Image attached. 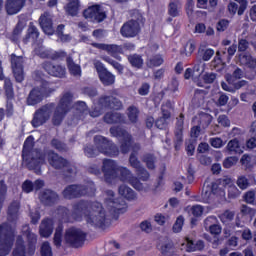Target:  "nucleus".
<instances>
[{
  "instance_id": "obj_2",
  "label": "nucleus",
  "mask_w": 256,
  "mask_h": 256,
  "mask_svg": "<svg viewBox=\"0 0 256 256\" xmlns=\"http://www.w3.org/2000/svg\"><path fill=\"white\" fill-rule=\"evenodd\" d=\"M34 140L33 136H29L25 140L22 150L23 165L28 169L35 171L39 175L41 173V165H45V159H48L49 165L54 169H67L69 173L73 171V168L69 169V162L57 153L48 151L43 154L39 150H33Z\"/></svg>"
},
{
  "instance_id": "obj_51",
  "label": "nucleus",
  "mask_w": 256,
  "mask_h": 256,
  "mask_svg": "<svg viewBox=\"0 0 256 256\" xmlns=\"http://www.w3.org/2000/svg\"><path fill=\"white\" fill-rule=\"evenodd\" d=\"M199 55L203 59V61H210L211 57L215 55V50L208 48L205 50L199 49Z\"/></svg>"
},
{
  "instance_id": "obj_31",
  "label": "nucleus",
  "mask_w": 256,
  "mask_h": 256,
  "mask_svg": "<svg viewBox=\"0 0 256 256\" xmlns=\"http://www.w3.org/2000/svg\"><path fill=\"white\" fill-rule=\"evenodd\" d=\"M53 234V220L45 219L42 221L40 225V235L41 237H51Z\"/></svg>"
},
{
  "instance_id": "obj_1",
  "label": "nucleus",
  "mask_w": 256,
  "mask_h": 256,
  "mask_svg": "<svg viewBox=\"0 0 256 256\" xmlns=\"http://www.w3.org/2000/svg\"><path fill=\"white\" fill-rule=\"evenodd\" d=\"M103 204L92 202L91 204L81 201L74 205L73 218L75 221H81L83 217L89 225L105 229V212L111 215H123L127 212V202L124 200L115 201V192L106 190L103 195Z\"/></svg>"
},
{
  "instance_id": "obj_32",
  "label": "nucleus",
  "mask_w": 256,
  "mask_h": 256,
  "mask_svg": "<svg viewBox=\"0 0 256 256\" xmlns=\"http://www.w3.org/2000/svg\"><path fill=\"white\" fill-rule=\"evenodd\" d=\"M183 121L184 116L181 114L179 118L177 119L176 123V130H175V136H176V149L183 143Z\"/></svg>"
},
{
  "instance_id": "obj_28",
  "label": "nucleus",
  "mask_w": 256,
  "mask_h": 256,
  "mask_svg": "<svg viewBox=\"0 0 256 256\" xmlns=\"http://www.w3.org/2000/svg\"><path fill=\"white\" fill-rule=\"evenodd\" d=\"M25 0H7L6 12L8 15H17L23 9Z\"/></svg>"
},
{
  "instance_id": "obj_59",
  "label": "nucleus",
  "mask_w": 256,
  "mask_h": 256,
  "mask_svg": "<svg viewBox=\"0 0 256 256\" xmlns=\"http://www.w3.org/2000/svg\"><path fill=\"white\" fill-rule=\"evenodd\" d=\"M144 163H146L148 169H155V157L153 155L148 154L143 158Z\"/></svg>"
},
{
  "instance_id": "obj_5",
  "label": "nucleus",
  "mask_w": 256,
  "mask_h": 256,
  "mask_svg": "<svg viewBox=\"0 0 256 256\" xmlns=\"http://www.w3.org/2000/svg\"><path fill=\"white\" fill-rule=\"evenodd\" d=\"M15 243V228L9 223L0 225V256H7L11 253Z\"/></svg>"
},
{
  "instance_id": "obj_52",
  "label": "nucleus",
  "mask_w": 256,
  "mask_h": 256,
  "mask_svg": "<svg viewBox=\"0 0 256 256\" xmlns=\"http://www.w3.org/2000/svg\"><path fill=\"white\" fill-rule=\"evenodd\" d=\"M204 208L201 205H194L190 208H188V213L190 215H193V217H201L203 215Z\"/></svg>"
},
{
  "instance_id": "obj_33",
  "label": "nucleus",
  "mask_w": 256,
  "mask_h": 256,
  "mask_svg": "<svg viewBox=\"0 0 256 256\" xmlns=\"http://www.w3.org/2000/svg\"><path fill=\"white\" fill-rule=\"evenodd\" d=\"M119 195L121 197H124V199H127L128 201H135L137 199V194H135V191L128 187L127 185H121L118 189Z\"/></svg>"
},
{
  "instance_id": "obj_43",
  "label": "nucleus",
  "mask_w": 256,
  "mask_h": 256,
  "mask_svg": "<svg viewBox=\"0 0 256 256\" xmlns=\"http://www.w3.org/2000/svg\"><path fill=\"white\" fill-rule=\"evenodd\" d=\"M37 39H39V30H37V27H35L33 23H30L28 28V34L24 41L25 43H28L29 40L37 41Z\"/></svg>"
},
{
  "instance_id": "obj_8",
  "label": "nucleus",
  "mask_w": 256,
  "mask_h": 256,
  "mask_svg": "<svg viewBox=\"0 0 256 256\" xmlns=\"http://www.w3.org/2000/svg\"><path fill=\"white\" fill-rule=\"evenodd\" d=\"M71 101H73V94L69 92L64 93L62 98L60 99L58 107L54 112L53 123L55 125H61L63 118L65 117L69 109H71Z\"/></svg>"
},
{
  "instance_id": "obj_11",
  "label": "nucleus",
  "mask_w": 256,
  "mask_h": 256,
  "mask_svg": "<svg viewBox=\"0 0 256 256\" xmlns=\"http://www.w3.org/2000/svg\"><path fill=\"white\" fill-rule=\"evenodd\" d=\"M53 109H55V104L53 103L47 104L38 109L32 120L33 127H41V125L47 123L51 117V113H53Z\"/></svg>"
},
{
  "instance_id": "obj_20",
  "label": "nucleus",
  "mask_w": 256,
  "mask_h": 256,
  "mask_svg": "<svg viewBox=\"0 0 256 256\" xmlns=\"http://www.w3.org/2000/svg\"><path fill=\"white\" fill-rule=\"evenodd\" d=\"M11 64L15 80L17 83H22V81L25 79V74L23 73V58L12 54Z\"/></svg>"
},
{
  "instance_id": "obj_57",
  "label": "nucleus",
  "mask_w": 256,
  "mask_h": 256,
  "mask_svg": "<svg viewBox=\"0 0 256 256\" xmlns=\"http://www.w3.org/2000/svg\"><path fill=\"white\" fill-rule=\"evenodd\" d=\"M236 183L239 189H242V190H245L249 187V180L245 176L238 177Z\"/></svg>"
},
{
  "instance_id": "obj_15",
  "label": "nucleus",
  "mask_w": 256,
  "mask_h": 256,
  "mask_svg": "<svg viewBox=\"0 0 256 256\" xmlns=\"http://www.w3.org/2000/svg\"><path fill=\"white\" fill-rule=\"evenodd\" d=\"M94 67L98 73L100 81L103 85L109 86L115 83V75L107 71V68L99 60L94 61Z\"/></svg>"
},
{
  "instance_id": "obj_3",
  "label": "nucleus",
  "mask_w": 256,
  "mask_h": 256,
  "mask_svg": "<svg viewBox=\"0 0 256 256\" xmlns=\"http://www.w3.org/2000/svg\"><path fill=\"white\" fill-rule=\"evenodd\" d=\"M121 107H123L121 101L113 96L101 97L97 103H94V108L90 112L89 110H87V104H85V102L80 101L74 104V108L76 109L77 113H79L80 119L83 116L84 118L87 116L99 117L103 114V111H105V109H115L117 111L121 109Z\"/></svg>"
},
{
  "instance_id": "obj_48",
  "label": "nucleus",
  "mask_w": 256,
  "mask_h": 256,
  "mask_svg": "<svg viewBox=\"0 0 256 256\" xmlns=\"http://www.w3.org/2000/svg\"><path fill=\"white\" fill-rule=\"evenodd\" d=\"M158 249L161 250V253L163 255H167V253H172L173 252V242H164L158 244Z\"/></svg>"
},
{
  "instance_id": "obj_46",
  "label": "nucleus",
  "mask_w": 256,
  "mask_h": 256,
  "mask_svg": "<svg viewBox=\"0 0 256 256\" xmlns=\"http://www.w3.org/2000/svg\"><path fill=\"white\" fill-rule=\"evenodd\" d=\"M127 115L131 123H137V119L139 117V109H137L135 106H130L128 108Z\"/></svg>"
},
{
  "instance_id": "obj_22",
  "label": "nucleus",
  "mask_w": 256,
  "mask_h": 256,
  "mask_svg": "<svg viewBox=\"0 0 256 256\" xmlns=\"http://www.w3.org/2000/svg\"><path fill=\"white\" fill-rule=\"evenodd\" d=\"M215 185H219V180L212 183L211 186H204L201 198H197L196 201H202V203H211V201H214V199L221 201L219 195L213 190Z\"/></svg>"
},
{
  "instance_id": "obj_64",
  "label": "nucleus",
  "mask_w": 256,
  "mask_h": 256,
  "mask_svg": "<svg viewBox=\"0 0 256 256\" xmlns=\"http://www.w3.org/2000/svg\"><path fill=\"white\" fill-rule=\"evenodd\" d=\"M217 79V75L213 72H208L203 75L204 83H213Z\"/></svg>"
},
{
  "instance_id": "obj_49",
  "label": "nucleus",
  "mask_w": 256,
  "mask_h": 256,
  "mask_svg": "<svg viewBox=\"0 0 256 256\" xmlns=\"http://www.w3.org/2000/svg\"><path fill=\"white\" fill-rule=\"evenodd\" d=\"M233 217H235V214L232 211L226 210L219 216V219L224 223V225H228V223L233 221Z\"/></svg>"
},
{
  "instance_id": "obj_39",
  "label": "nucleus",
  "mask_w": 256,
  "mask_h": 256,
  "mask_svg": "<svg viewBox=\"0 0 256 256\" xmlns=\"http://www.w3.org/2000/svg\"><path fill=\"white\" fill-rule=\"evenodd\" d=\"M66 61L71 75H74V77H81V66L75 64L71 56L67 57Z\"/></svg>"
},
{
  "instance_id": "obj_42",
  "label": "nucleus",
  "mask_w": 256,
  "mask_h": 256,
  "mask_svg": "<svg viewBox=\"0 0 256 256\" xmlns=\"http://www.w3.org/2000/svg\"><path fill=\"white\" fill-rule=\"evenodd\" d=\"M70 3L67 4L65 7L66 12L68 15H71L72 17H75L77 13H79V0H68Z\"/></svg>"
},
{
  "instance_id": "obj_45",
  "label": "nucleus",
  "mask_w": 256,
  "mask_h": 256,
  "mask_svg": "<svg viewBox=\"0 0 256 256\" xmlns=\"http://www.w3.org/2000/svg\"><path fill=\"white\" fill-rule=\"evenodd\" d=\"M128 61L132 67H136V69H141V67H143V58L137 54L129 56Z\"/></svg>"
},
{
  "instance_id": "obj_30",
  "label": "nucleus",
  "mask_w": 256,
  "mask_h": 256,
  "mask_svg": "<svg viewBox=\"0 0 256 256\" xmlns=\"http://www.w3.org/2000/svg\"><path fill=\"white\" fill-rule=\"evenodd\" d=\"M4 80V89L6 93L7 99H13L14 92H13V83L11 82V79L5 78V74H3V66L2 62L0 61V81Z\"/></svg>"
},
{
  "instance_id": "obj_35",
  "label": "nucleus",
  "mask_w": 256,
  "mask_h": 256,
  "mask_svg": "<svg viewBox=\"0 0 256 256\" xmlns=\"http://www.w3.org/2000/svg\"><path fill=\"white\" fill-rule=\"evenodd\" d=\"M105 123H108L112 125L113 123H123L125 121V118L117 112L107 113L104 116Z\"/></svg>"
},
{
  "instance_id": "obj_16",
  "label": "nucleus",
  "mask_w": 256,
  "mask_h": 256,
  "mask_svg": "<svg viewBox=\"0 0 256 256\" xmlns=\"http://www.w3.org/2000/svg\"><path fill=\"white\" fill-rule=\"evenodd\" d=\"M117 162L111 159L103 160L102 171L104 173L106 183H111L113 179H117Z\"/></svg>"
},
{
  "instance_id": "obj_60",
  "label": "nucleus",
  "mask_w": 256,
  "mask_h": 256,
  "mask_svg": "<svg viewBox=\"0 0 256 256\" xmlns=\"http://www.w3.org/2000/svg\"><path fill=\"white\" fill-rule=\"evenodd\" d=\"M19 212V202L15 201L13 202L8 209V215L9 217H15L17 213Z\"/></svg>"
},
{
  "instance_id": "obj_18",
  "label": "nucleus",
  "mask_w": 256,
  "mask_h": 256,
  "mask_svg": "<svg viewBox=\"0 0 256 256\" xmlns=\"http://www.w3.org/2000/svg\"><path fill=\"white\" fill-rule=\"evenodd\" d=\"M35 54L41 57L42 59H63L67 57V53L63 50L60 51H54L51 49L45 48V46H39L38 48H35Z\"/></svg>"
},
{
  "instance_id": "obj_24",
  "label": "nucleus",
  "mask_w": 256,
  "mask_h": 256,
  "mask_svg": "<svg viewBox=\"0 0 256 256\" xmlns=\"http://www.w3.org/2000/svg\"><path fill=\"white\" fill-rule=\"evenodd\" d=\"M93 47L101 49L102 51H107L109 55H112V57L118 59V61H121V56H119V53H122L123 51L121 46H117L115 44L94 43Z\"/></svg>"
},
{
  "instance_id": "obj_26",
  "label": "nucleus",
  "mask_w": 256,
  "mask_h": 256,
  "mask_svg": "<svg viewBox=\"0 0 256 256\" xmlns=\"http://www.w3.org/2000/svg\"><path fill=\"white\" fill-rule=\"evenodd\" d=\"M42 67L52 77H65V67L61 65H55L47 61L42 64Z\"/></svg>"
},
{
  "instance_id": "obj_53",
  "label": "nucleus",
  "mask_w": 256,
  "mask_h": 256,
  "mask_svg": "<svg viewBox=\"0 0 256 256\" xmlns=\"http://www.w3.org/2000/svg\"><path fill=\"white\" fill-rule=\"evenodd\" d=\"M102 59L106 63H109V65H112V67H114V69L119 71V73H122L123 66L121 64H119V62H115V60L111 59L109 56H103Z\"/></svg>"
},
{
  "instance_id": "obj_61",
  "label": "nucleus",
  "mask_w": 256,
  "mask_h": 256,
  "mask_svg": "<svg viewBox=\"0 0 256 256\" xmlns=\"http://www.w3.org/2000/svg\"><path fill=\"white\" fill-rule=\"evenodd\" d=\"M210 145H212L215 149H221L225 145V142L219 137L210 138Z\"/></svg>"
},
{
  "instance_id": "obj_44",
  "label": "nucleus",
  "mask_w": 256,
  "mask_h": 256,
  "mask_svg": "<svg viewBox=\"0 0 256 256\" xmlns=\"http://www.w3.org/2000/svg\"><path fill=\"white\" fill-rule=\"evenodd\" d=\"M13 256H25V245H23V238L21 236H18L16 240Z\"/></svg>"
},
{
  "instance_id": "obj_7",
  "label": "nucleus",
  "mask_w": 256,
  "mask_h": 256,
  "mask_svg": "<svg viewBox=\"0 0 256 256\" xmlns=\"http://www.w3.org/2000/svg\"><path fill=\"white\" fill-rule=\"evenodd\" d=\"M83 195H95V184L88 182L86 186L70 185L63 191L65 199H75V197H83Z\"/></svg>"
},
{
  "instance_id": "obj_63",
  "label": "nucleus",
  "mask_w": 256,
  "mask_h": 256,
  "mask_svg": "<svg viewBox=\"0 0 256 256\" xmlns=\"http://www.w3.org/2000/svg\"><path fill=\"white\" fill-rule=\"evenodd\" d=\"M229 27V20L226 19H222L220 20L217 25H216V29L219 32H223V31H227V28Z\"/></svg>"
},
{
  "instance_id": "obj_40",
  "label": "nucleus",
  "mask_w": 256,
  "mask_h": 256,
  "mask_svg": "<svg viewBox=\"0 0 256 256\" xmlns=\"http://www.w3.org/2000/svg\"><path fill=\"white\" fill-rule=\"evenodd\" d=\"M240 63L250 69H255L256 67V59L252 58L249 54L240 55Z\"/></svg>"
},
{
  "instance_id": "obj_36",
  "label": "nucleus",
  "mask_w": 256,
  "mask_h": 256,
  "mask_svg": "<svg viewBox=\"0 0 256 256\" xmlns=\"http://www.w3.org/2000/svg\"><path fill=\"white\" fill-rule=\"evenodd\" d=\"M226 149L227 151H229V153H236L238 155H241V153H243V147L237 139L230 140L226 146Z\"/></svg>"
},
{
  "instance_id": "obj_54",
  "label": "nucleus",
  "mask_w": 256,
  "mask_h": 256,
  "mask_svg": "<svg viewBox=\"0 0 256 256\" xmlns=\"http://www.w3.org/2000/svg\"><path fill=\"white\" fill-rule=\"evenodd\" d=\"M184 223H185V218H183V216H179L176 219V222L173 226L174 233H181Z\"/></svg>"
},
{
  "instance_id": "obj_41",
  "label": "nucleus",
  "mask_w": 256,
  "mask_h": 256,
  "mask_svg": "<svg viewBox=\"0 0 256 256\" xmlns=\"http://www.w3.org/2000/svg\"><path fill=\"white\" fill-rule=\"evenodd\" d=\"M240 163L246 167V169H251V167L256 165V156L244 154L240 159Z\"/></svg>"
},
{
  "instance_id": "obj_6",
  "label": "nucleus",
  "mask_w": 256,
  "mask_h": 256,
  "mask_svg": "<svg viewBox=\"0 0 256 256\" xmlns=\"http://www.w3.org/2000/svg\"><path fill=\"white\" fill-rule=\"evenodd\" d=\"M228 188V197L230 199H237L239 195H241V191H239V188L235 186L233 183V180L230 177H224L220 180H218V184L214 185L213 191L214 193L219 195V198L221 201L225 199V189Z\"/></svg>"
},
{
  "instance_id": "obj_21",
  "label": "nucleus",
  "mask_w": 256,
  "mask_h": 256,
  "mask_svg": "<svg viewBox=\"0 0 256 256\" xmlns=\"http://www.w3.org/2000/svg\"><path fill=\"white\" fill-rule=\"evenodd\" d=\"M171 109H173V103L167 101L162 105V117L156 120V127L158 129H166L169 124V118L171 117Z\"/></svg>"
},
{
  "instance_id": "obj_23",
  "label": "nucleus",
  "mask_w": 256,
  "mask_h": 256,
  "mask_svg": "<svg viewBox=\"0 0 256 256\" xmlns=\"http://www.w3.org/2000/svg\"><path fill=\"white\" fill-rule=\"evenodd\" d=\"M39 23L42 31L45 35H53L55 30L53 29V16L49 12H45L39 18Z\"/></svg>"
},
{
  "instance_id": "obj_55",
  "label": "nucleus",
  "mask_w": 256,
  "mask_h": 256,
  "mask_svg": "<svg viewBox=\"0 0 256 256\" xmlns=\"http://www.w3.org/2000/svg\"><path fill=\"white\" fill-rule=\"evenodd\" d=\"M237 161H239L238 157H235V156L228 157L224 160L223 167H225V169H231L233 165H237Z\"/></svg>"
},
{
  "instance_id": "obj_14",
  "label": "nucleus",
  "mask_w": 256,
  "mask_h": 256,
  "mask_svg": "<svg viewBox=\"0 0 256 256\" xmlns=\"http://www.w3.org/2000/svg\"><path fill=\"white\" fill-rule=\"evenodd\" d=\"M85 19L89 21H94L96 23H101L106 17L105 11L100 5H93L88 7L83 13Z\"/></svg>"
},
{
  "instance_id": "obj_4",
  "label": "nucleus",
  "mask_w": 256,
  "mask_h": 256,
  "mask_svg": "<svg viewBox=\"0 0 256 256\" xmlns=\"http://www.w3.org/2000/svg\"><path fill=\"white\" fill-rule=\"evenodd\" d=\"M94 145L96 149L93 148V145H88L84 148L86 157H97L99 153H103V155H108L109 157H117L119 155L117 146L103 136H96L94 138Z\"/></svg>"
},
{
  "instance_id": "obj_9",
  "label": "nucleus",
  "mask_w": 256,
  "mask_h": 256,
  "mask_svg": "<svg viewBox=\"0 0 256 256\" xmlns=\"http://www.w3.org/2000/svg\"><path fill=\"white\" fill-rule=\"evenodd\" d=\"M49 93H53V88H51V83L42 81L41 88H34L27 99L28 105H37V103H41L43 98Z\"/></svg>"
},
{
  "instance_id": "obj_37",
  "label": "nucleus",
  "mask_w": 256,
  "mask_h": 256,
  "mask_svg": "<svg viewBox=\"0 0 256 256\" xmlns=\"http://www.w3.org/2000/svg\"><path fill=\"white\" fill-rule=\"evenodd\" d=\"M181 1L179 0H171L168 7V13L171 17H178L179 13H181Z\"/></svg>"
},
{
  "instance_id": "obj_56",
  "label": "nucleus",
  "mask_w": 256,
  "mask_h": 256,
  "mask_svg": "<svg viewBox=\"0 0 256 256\" xmlns=\"http://www.w3.org/2000/svg\"><path fill=\"white\" fill-rule=\"evenodd\" d=\"M42 256H53V251L51 250V245L49 242H44L41 246Z\"/></svg>"
},
{
  "instance_id": "obj_12",
  "label": "nucleus",
  "mask_w": 256,
  "mask_h": 256,
  "mask_svg": "<svg viewBox=\"0 0 256 256\" xmlns=\"http://www.w3.org/2000/svg\"><path fill=\"white\" fill-rule=\"evenodd\" d=\"M64 239L72 247H81L85 243V233L79 228H69L65 232Z\"/></svg>"
},
{
  "instance_id": "obj_25",
  "label": "nucleus",
  "mask_w": 256,
  "mask_h": 256,
  "mask_svg": "<svg viewBox=\"0 0 256 256\" xmlns=\"http://www.w3.org/2000/svg\"><path fill=\"white\" fill-rule=\"evenodd\" d=\"M204 247L205 243L203 241L198 240L196 244H194L193 240H191L189 237L184 238L183 242L181 243V250L187 251V253L202 251Z\"/></svg>"
},
{
  "instance_id": "obj_10",
  "label": "nucleus",
  "mask_w": 256,
  "mask_h": 256,
  "mask_svg": "<svg viewBox=\"0 0 256 256\" xmlns=\"http://www.w3.org/2000/svg\"><path fill=\"white\" fill-rule=\"evenodd\" d=\"M117 177H119L120 181H123L124 183H130V185H132L136 191H145L143 183H141L139 179L133 176L131 170L127 169L126 167L118 166Z\"/></svg>"
},
{
  "instance_id": "obj_47",
  "label": "nucleus",
  "mask_w": 256,
  "mask_h": 256,
  "mask_svg": "<svg viewBox=\"0 0 256 256\" xmlns=\"http://www.w3.org/2000/svg\"><path fill=\"white\" fill-rule=\"evenodd\" d=\"M62 237H63V225L60 224L56 228V231L54 234V245H56V247H61Z\"/></svg>"
},
{
  "instance_id": "obj_29",
  "label": "nucleus",
  "mask_w": 256,
  "mask_h": 256,
  "mask_svg": "<svg viewBox=\"0 0 256 256\" xmlns=\"http://www.w3.org/2000/svg\"><path fill=\"white\" fill-rule=\"evenodd\" d=\"M211 223H217V217L215 216L208 217L205 220L204 224H205V228L209 230V233H211V235H221V231H223V228H221V225L211 224Z\"/></svg>"
},
{
  "instance_id": "obj_50",
  "label": "nucleus",
  "mask_w": 256,
  "mask_h": 256,
  "mask_svg": "<svg viewBox=\"0 0 256 256\" xmlns=\"http://www.w3.org/2000/svg\"><path fill=\"white\" fill-rule=\"evenodd\" d=\"M193 51H195V42L188 41L184 46L183 51H181V53L186 57H191V55H193Z\"/></svg>"
},
{
  "instance_id": "obj_38",
  "label": "nucleus",
  "mask_w": 256,
  "mask_h": 256,
  "mask_svg": "<svg viewBox=\"0 0 256 256\" xmlns=\"http://www.w3.org/2000/svg\"><path fill=\"white\" fill-rule=\"evenodd\" d=\"M163 56L160 54H156L154 56H148L146 60L147 67L153 68V67H161L163 65Z\"/></svg>"
},
{
  "instance_id": "obj_27",
  "label": "nucleus",
  "mask_w": 256,
  "mask_h": 256,
  "mask_svg": "<svg viewBox=\"0 0 256 256\" xmlns=\"http://www.w3.org/2000/svg\"><path fill=\"white\" fill-rule=\"evenodd\" d=\"M39 199L43 205H53L59 201V195L52 190H44L40 193Z\"/></svg>"
},
{
  "instance_id": "obj_17",
  "label": "nucleus",
  "mask_w": 256,
  "mask_h": 256,
  "mask_svg": "<svg viewBox=\"0 0 256 256\" xmlns=\"http://www.w3.org/2000/svg\"><path fill=\"white\" fill-rule=\"evenodd\" d=\"M136 149H139V145H135L133 147V152L130 155L129 163L131 167L136 169L138 177H140L142 181H147V179H149V172H147V170H145V168L141 166V162H139V160L137 159V156L135 154Z\"/></svg>"
},
{
  "instance_id": "obj_19",
  "label": "nucleus",
  "mask_w": 256,
  "mask_h": 256,
  "mask_svg": "<svg viewBox=\"0 0 256 256\" xmlns=\"http://www.w3.org/2000/svg\"><path fill=\"white\" fill-rule=\"evenodd\" d=\"M141 31L139 20H130L126 22L120 30L122 37H137Z\"/></svg>"
},
{
  "instance_id": "obj_34",
  "label": "nucleus",
  "mask_w": 256,
  "mask_h": 256,
  "mask_svg": "<svg viewBox=\"0 0 256 256\" xmlns=\"http://www.w3.org/2000/svg\"><path fill=\"white\" fill-rule=\"evenodd\" d=\"M24 232L25 235L28 239V243H29V255H33V253H35V245L37 244V235L31 233V231H29V226H24Z\"/></svg>"
},
{
  "instance_id": "obj_62",
  "label": "nucleus",
  "mask_w": 256,
  "mask_h": 256,
  "mask_svg": "<svg viewBox=\"0 0 256 256\" xmlns=\"http://www.w3.org/2000/svg\"><path fill=\"white\" fill-rule=\"evenodd\" d=\"M244 199H245L246 203H250V204L255 203V201H256L255 191L250 190V191L246 192L244 195Z\"/></svg>"
},
{
  "instance_id": "obj_58",
  "label": "nucleus",
  "mask_w": 256,
  "mask_h": 256,
  "mask_svg": "<svg viewBox=\"0 0 256 256\" xmlns=\"http://www.w3.org/2000/svg\"><path fill=\"white\" fill-rule=\"evenodd\" d=\"M211 121H213V117L209 114H204L201 117L200 125L203 127V129H207V127L211 125Z\"/></svg>"
},
{
  "instance_id": "obj_13",
  "label": "nucleus",
  "mask_w": 256,
  "mask_h": 256,
  "mask_svg": "<svg viewBox=\"0 0 256 256\" xmlns=\"http://www.w3.org/2000/svg\"><path fill=\"white\" fill-rule=\"evenodd\" d=\"M110 133L113 137L120 139L122 153H129V149H131V135L121 127H112Z\"/></svg>"
}]
</instances>
